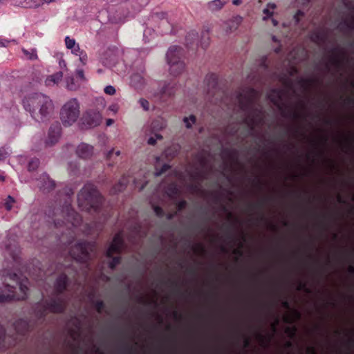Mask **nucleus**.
<instances>
[{
    "label": "nucleus",
    "mask_w": 354,
    "mask_h": 354,
    "mask_svg": "<svg viewBox=\"0 0 354 354\" xmlns=\"http://www.w3.org/2000/svg\"><path fill=\"white\" fill-rule=\"evenodd\" d=\"M114 154L115 155L116 157H118L120 155V151H115L114 149H113L110 150L106 156V160L109 162V166L113 165L115 162L114 160H111V158Z\"/></svg>",
    "instance_id": "a19ab883"
},
{
    "label": "nucleus",
    "mask_w": 354,
    "mask_h": 354,
    "mask_svg": "<svg viewBox=\"0 0 354 354\" xmlns=\"http://www.w3.org/2000/svg\"><path fill=\"white\" fill-rule=\"evenodd\" d=\"M95 250V245L93 242L82 241L72 246L69 250V256L72 259V263L69 268L73 270L72 277L77 281L80 271L75 264H81L84 268L88 269L89 261L91 259V253Z\"/></svg>",
    "instance_id": "20e7f679"
},
{
    "label": "nucleus",
    "mask_w": 354,
    "mask_h": 354,
    "mask_svg": "<svg viewBox=\"0 0 354 354\" xmlns=\"http://www.w3.org/2000/svg\"><path fill=\"white\" fill-rule=\"evenodd\" d=\"M183 122L185 124L186 128L191 129L192 125L196 123V118L194 115H190L189 117H185Z\"/></svg>",
    "instance_id": "4c0bfd02"
},
{
    "label": "nucleus",
    "mask_w": 354,
    "mask_h": 354,
    "mask_svg": "<svg viewBox=\"0 0 354 354\" xmlns=\"http://www.w3.org/2000/svg\"><path fill=\"white\" fill-rule=\"evenodd\" d=\"M319 82L318 79L315 78H300L298 80L299 84L303 88H307Z\"/></svg>",
    "instance_id": "c756f323"
},
{
    "label": "nucleus",
    "mask_w": 354,
    "mask_h": 354,
    "mask_svg": "<svg viewBox=\"0 0 354 354\" xmlns=\"http://www.w3.org/2000/svg\"><path fill=\"white\" fill-rule=\"evenodd\" d=\"M167 282L176 290L179 291V286L176 281L169 279Z\"/></svg>",
    "instance_id": "0e129e2a"
},
{
    "label": "nucleus",
    "mask_w": 354,
    "mask_h": 354,
    "mask_svg": "<svg viewBox=\"0 0 354 354\" xmlns=\"http://www.w3.org/2000/svg\"><path fill=\"white\" fill-rule=\"evenodd\" d=\"M124 245V241L122 233L118 232L115 234L111 243L106 252V257L110 259L109 267L111 269L113 270L118 265L120 264L122 261L120 254L122 252Z\"/></svg>",
    "instance_id": "1a4fd4ad"
},
{
    "label": "nucleus",
    "mask_w": 354,
    "mask_h": 354,
    "mask_svg": "<svg viewBox=\"0 0 354 354\" xmlns=\"http://www.w3.org/2000/svg\"><path fill=\"white\" fill-rule=\"evenodd\" d=\"M129 183V176L123 175L119 182L115 184L110 190L111 194H117L127 187V184Z\"/></svg>",
    "instance_id": "412c9836"
},
{
    "label": "nucleus",
    "mask_w": 354,
    "mask_h": 354,
    "mask_svg": "<svg viewBox=\"0 0 354 354\" xmlns=\"http://www.w3.org/2000/svg\"><path fill=\"white\" fill-rule=\"evenodd\" d=\"M209 44V30H203L201 36V46L203 49L207 48Z\"/></svg>",
    "instance_id": "473e14b6"
},
{
    "label": "nucleus",
    "mask_w": 354,
    "mask_h": 354,
    "mask_svg": "<svg viewBox=\"0 0 354 354\" xmlns=\"http://www.w3.org/2000/svg\"><path fill=\"white\" fill-rule=\"evenodd\" d=\"M166 17H167V13L165 12H156L151 15V17L153 20L164 19L166 18Z\"/></svg>",
    "instance_id": "5fc2aeb1"
},
{
    "label": "nucleus",
    "mask_w": 354,
    "mask_h": 354,
    "mask_svg": "<svg viewBox=\"0 0 354 354\" xmlns=\"http://www.w3.org/2000/svg\"><path fill=\"white\" fill-rule=\"evenodd\" d=\"M69 278L65 273L59 274L55 281V295H61L67 288Z\"/></svg>",
    "instance_id": "dca6fc26"
},
{
    "label": "nucleus",
    "mask_w": 354,
    "mask_h": 354,
    "mask_svg": "<svg viewBox=\"0 0 354 354\" xmlns=\"http://www.w3.org/2000/svg\"><path fill=\"white\" fill-rule=\"evenodd\" d=\"M271 199L272 198L270 197H266V198H264L262 201H261L257 203H250L249 205V208L250 209H253L254 208L262 209L265 203L270 201Z\"/></svg>",
    "instance_id": "ea45409f"
},
{
    "label": "nucleus",
    "mask_w": 354,
    "mask_h": 354,
    "mask_svg": "<svg viewBox=\"0 0 354 354\" xmlns=\"http://www.w3.org/2000/svg\"><path fill=\"white\" fill-rule=\"evenodd\" d=\"M330 53H332L330 57V63L338 68H342L346 58L344 51L338 47H335L331 49Z\"/></svg>",
    "instance_id": "2eb2a0df"
},
{
    "label": "nucleus",
    "mask_w": 354,
    "mask_h": 354,
    "mask_svg": "<svg viewBox=\"0 0 354 354\" xmlns=\"http://www.w3.org/2000/svg\"><path fill=\"white\" fill-rule=\"evenodd\" d=\"M306 353L308 354H317V349L315 346H308L306 348Z\"/></svg>",
    "instance_id": "774afa93"
},
{
    "label": "nucleus",
    "mask_w": 354,
    "mask_h": 354,
    "mask_svg": "<svg viewBox=\"0 0 354 354\" xmlns=\"http://www.w3.org/2000/svg\"><path fill=\"white\" fill-rule=\"evenodd\" d=\"M24 55H26L29 59L34 60L37 59V51L35 49H31L30 51L23 49Z\"/></svg>",
    "instance_id": "c03bdc74"
},
{
    "label": "nucleus",
    "mask_w": 354,
    "mask_h": 354,
    "mask_svg": "<svg viewBox=\"0 0 354 354\" xmlns=\"http://www.w3.org/2000/svg\"><path fill=\"white\" fill-rule=\"evenodd\" d=\"M66 82L67 88L71 91H75L79 86L72 76L66 77Z\"/></svg>",
    "instance_id": "e433bc0d"
},
{
    "label": "nucleus",
    "mask_w": 354,
    "mask_h": 354,
    "mask_svg": "<svg viewBox=\"0 0 354 354\" xmlns=\"http://www.w3.org/2000/svg\"><path fill=\"white\" fill-rule=\"evenodd\" d=\"M4 336H5V329L3 327V326L1 324H0V348H1L3 346V343Z\"/></svg>",
    "instance_id": "e2e57ef3"
},
{
    "label": "nucleus",
    "mask_w": 354,
    "mask_h": 354,
    "mask_svg": "<svg viewBox=\"0 0 354 354\" xmlns=\"http://www.w3.org/2000/svg\"><path fill=\"white\" fill-rule=\"evenodd\" d=\"M130 82L136 88L141 87L145 82L143 76L140 73H133L131 76Z\"/></svg>",
    "instance_id": "a878e982"
},
{
    "label": "nucleus",
    "mask_w": 354,
    "mask_h": 354,
    "mask_svg": "<svg viewBox=\"0 0 354 354\" xmlns=\"http://www.w3.org/2000/svg\"><path fill=\"white\" fill-rule=\"evenodd\" d=\"M80 103L76 98L67 101L61 108L60 120L65 127L73 124L80 115Z\"/></svg>",
    "instance_id": "9d476101"
},
{
    "label": "nucleus",
    "mask_w": 354,
    "mask_h": 354,
    "mask_svg": "<svg viewBox=\"0 0 354 354\" xmlns=\"http://www.w3.org/2000/svg\"><path fill=\"white\" fill-rule=\"evenodd\" d=\"M298 290H304L305 292L310 293V290L307 288L306 283L305 282L300 281L297 286Z\"/></svg>",
    "instance_id": "bf43d9fd"
},
{
    "label": "nucleus",
    "mask_w": 354,
    "mask_h": 354,
    "mask_svg": "<svg viewBox=\"0 0 354 354\" xmlns=\"http://www.w3.org/2000/svg\"><path fill=\"white\" fill-rule=\"evenodd\" d=\"M170 169V165L168 164H164L160 169H156V175L157 176H161L164 173H165L167 171H168Z\"/></svg>",
    "instance_id": "8fccbe9b"
},
{
    "label": "nucleus",
    "mask_w": 354,
    "mask_h": 354,
    "mask_svg": "<svg viewBox=\"0 0 354 354\" xmlns=\"http://www.w3.org/2000/svg\"><path fill=\"white\" fill-rule=\"evenodd\" d=\"M344 102L346 105H354V97H348L344 100Z\"/></svg>",
    "instance_id": "338daca9"
},
{
    "label": "nucleus",
    "mask_w": 354,
    "mask_h": 354,
    "mask_svg": "<svg viewBox=\"0 0 354 354\" xmlns=\"http://www.w3.org/2000/svg\"><path fill=\"white\" fill-rule=\"evenodd\" d=\"M187 203L185 200H182L176 203V208L178 212L182 211L187 207Z\"/></svg>",
    "instance_id": "13d9d810"
},
{
    "label": "nucleus",
    "mask_w": 354,
    "mask_h": 354,
    "mask_svg": "<svg viewBox=\"0 0 354 354\" xmlns=\"http://www.w3.org/2000/svg\"><path fill=\"white\" fill-rule=\"evenodd\" d=\"M175 92L176 84L171 83L165 84L160 90V97L162 99L165 97H171L174 95Z\"/></svg>",
    "instance_id": "5701e85b"
},
{
    "label": "nucleus",
    "mask_w": 354,
    "mask_h": 354,
    "mask_svg": "<svg viewBox=\"0 0 354 354\" xmlns=\"http://www.w3.org/2000/svg\"><path fill=\"white\" fill-rule=\"evenodd\" d=\"M76 153L82 159H88L93 155V147L86 143H81L77 147Z\"/></svg>",
    "instance_id": "6ab92c4d"
},
{
    "label": "nucleus",
    "mask_w": 354,
    "mask_h": 354,
    "mask_svg": "<svg viewBox=\"0 0 354 354\" xmlns=\"http://www.w3.org/2000/svg\"><path fill=\"white\" fill-rule=\"evenodd\" d=\"M186 46L188 48H193L194 46H197L198 44V35L196 30L189 31L185 37Z\"/></svg>",
    "instance_id": "4be33fe9"
},
{
    "label": "nucleus",
    "mask_w": 354,
    "mask_h": 354,
    "mask_svg": "<svg viewBox=\"0 0 354 354\" xmlns=\"http://www.w3.org/2000/svg\"><path fill=\"white\" fill-rule=\"evenodd\" d=\"M63 77L62 72H57L55 74H53L48 76L46 80V84L47 86H52L54 84H57L61 81Z\"/></svg>",
    "instance_id": "c85d7f7f"
},
{
    "label": "nucleus",
    "mask_w": 354,
    "mask_h": 354,
    "mask_svg": "<svg viewBox=\"0 0 354 354\" xmlns=\"http://www.w3.org/2000/svg\"><path fill=\"white\" fill-rule=\"evenodd\" d=\"M15 203V200L13 197H12L11 196H8L4 201V203H3V205L5 207V208L8 210V211H10L12 207V205L13 204Z\"/></svg>",
    "instance_id": "37998d69"
},
{
    "label": "nucleus",
    "mask_w": 354,
    "mask_h": 354,
    "mask_svg": "<svg viewBox=\"0 0 354 354\" xmlns=\"http://www.w3.org/2000/svg\"><path fill=\"white\" fill-rule=\"evenodd\" d=\"M346 145L350 149V151H353L354 149V138H349L346 139Z\"/></svg>",
    "instance_id": "052dcab7"
},
{
    "label": "nucleus",
    "mask_w": 354,
    "mask_h": 354,
    "mask_svg": "<svg viewBox=\"0 0 354 354\" xmlns=\"http://www.w3.org/2000/svg\"><path fill=\"white\" fill-rule=\"evenodd\" d=\"M287 93L288 91L284 88H272L268 93L267 97L280 111L283 117L296 120L305 119L304 114L293 110L283 102L284 96Z\"/></svg>",
    "instance_id": "0eeeda50"
},
{
    "label": "nucleus",
    "mask_w": 354,
    "mask_h": 354,
    "mask_svg": "<svg viewBox=\"0 0 354 354\" xmlns=\"http://www.w3.org/2000/svg\"><path fill=\"white\" fill-rule=\"evenodd\" d=\"M297 329L295 326L287 327L285 330V333L290 337L295 338L296 336Z\"/></svg>",
    "instance_id": "49530a36"
},
{
    "label": "nucleus",
    "mask_w": 354,
    "mask_h": 354,
    "mask_svg": "<svg viewBox=\"0 0 354 354\" xmlns=\"http://www.w3.org/2000/svg\"><path fill=\"white\" fill-rule=\"evenodd\" d=\"M205 84L208 99L212 103L219 105L227 103V93L218 86V76L216 74L207 75Z\"/></svg>",
    "instance_id": "6e6552de"
},
{
    "label": "nucleus",
    "mask_w": 354,
    "mask_h": 354,
    "mask_svg": "<svg viewBox=\"0 0 354 354\" xmlns=\"http://www.w3.org/2000/svg\"><path fill=\"white\" fill-rule=\"evenodd\" d=\"M257 337L260 340V342L262 343V344L267 345L270 342L272 337L269 336L268 337H266L263 336L262 334L259 333L257 335Z\"/></svg>",
    "instance_id": "6e6d98bb"
},
{
    "label": "nucleus",
    "mask_w": 354,
    "mask_h": 354,
    "mask_svg": "<svg viewBox=\"0 0 354 354\" xmlns=\"http://www.w3.org/2000/svg\"><path fill=\"white\" fill-rule=\"evenodd\" d=\"M65 44L66 48L71 50L77 45L75 40L74 39H71L68 36L65 38Z\"/></svg>",
    "instance_id": "a18cd8bd"
},
{
    "label": "nucleus",
    "mask_w": 354,
    "mask_h": 354,
    "mask_svg": "<svg viewBox=\"0 0 354 354\" xmlns=\"http://www.w3.org/2000/svg\"><path fill=\"white\" fill-rule=\"evenodd\" d=\"M153 209L154 213L158 217L162 218L165 215V212L161 207L158 205H153Z\"/></svg>",
    "instance_id": "09e8293b"
},
{
    "label": "nucleus",
    "mask_w": 354,
    "mask_h": 354,
    "mask_svg": "<svg viewBox=\"0 0 354 354\" xmlns=\"http://www.w3.org/2000/svg\"><path fill=\"white\" fill-rule=\"evenodd\" d=\"M82 120V124L88 127H96L101 122L102 115L97 110H88L84 113Z\"/></svg>",
    "instance_id": "ddd939ff"
},
{
    "label": "nucleus",
    "mask_w": 354,
    "mask_h": 354,
    "mask_svg": "<svg viewBox=\"0 0 354 354\" xmlns=\"http://www.w3.org/2000/svg\"><path fill=\"white\" fill-rule=\"evenodd\" d=\"M338 27L343 32H351L354 30V24L348 18L344 19Z\"/></svg>",
    "instance_id": "bb28decb"
},
{
    "label": "nucleus",
    "mask_w": 354,
    "mask_h": 354,
    "mask_svg": "<svg viewBox=\"0 0 354 354\" xmlns=\"http://www.w3.org/2000/svg\"><path fill=\"white\" fill-rule=\"evenodd\" d=\"M14 328L19 335H25L30 330V325L25 319H19L14 323Z\"/></svg>",
    "instance_id": "aec40b11"
},
{
    "label": "nucleus",
    "mask_w": 354,
    "mask_h": 354,
    "mask_svg": "<svg viewBox=\"0 0 354 354\" xmlns=\"http://www.w3.org/2000/svg\"><path fill=\"white\" fill-rule=\"evenodd\" d=\"M37 185L44 192H49L55 187V183L47 174L44 173L39 177Z\"/></svg>",
    "instance_id": "a211bd4d"
},
{
    "label": "nucleus",
    "mask_w": 354,
    "mask_h": 354,
    "mask_svg": "<svg viewBox=\"0 0 354 354\" xmlns=\"http://www.w3.org/2000/svg\"><path fill=\"white\" fill-rule=\"evenodd\" d=\"M122 350L123 352L129 353V354H134L136 353V348L133 347V346H129V345H125V346H124Z\"/></svg>",
    "instance_id": "4d7b16f0"
},
{
    "label": "nucleus",
    "mask_w": 354,
    "mask_h": 354,
    "mask_svg": "<svg viewBox=\"0 0 354 354\" xmlns=\"http://www.w3.org/2000/svg\"><path fill=\"white\" fill-rule=\"evenodd\" d=\"M71 52L73 54L79 56V59L83 65L86 64L88 59L87 54L80 48L78 44L71 49Z\"/></svg>",
    "instance_id": "393cba45"
},
{
    "label": "nucleus",
    "mask_w": 354,
    "mask_h": 354,
    "mask_svg": "<svg viewBox=\"0 0 354 354\" xmlns=\"http://www.w3.org/2000/svg\"><path fill=\"white\" fill-rule=\"evenodd\" d=\"M259 98V93L253 88H246L236 93V100L239 109L247 114L243 122L248 126L251 131H254L263 121L262 109L255 107V102Z\"/></svg>",
    "instance_id": "f03ea898"
},
{
    "label": "nucleus",
    "mask_w": 354,
    "mask_h": 354,
    "mask_svg": "<svg viewBox=\"0 0 354 354\" xmlns=\"http://www.w3.org/2000/svg\"><path fill=\"white\" fill-rule=\"evenodd\" d=\"M39 165V160L38 158H32L28 165V171H35Z\"/></svg>",
    "instance_id": "79ce46f5"
},
{
    "label": "nucleus",
    "mask_w": 354,
    "mask_h": 354,
    "mask_svg": "<svg viewBox=\"0 0 354 354\" xmlns=\"http://www.w3.org/2000/svg\"><path fill=\"white\" fill-rule=\"evenodd\" d=\"M344 345L348 351L353 349L354 348V337H349Z\"/></svg>",
    "instance_id": "3c124183"
},
{
    "label": "nucleus",
    "mask_w": 354,
    "mask_h": 354,
    "mask_svg": "<svg viewBox=\"0 0 354 354\" xmlns=\"http://www.w3.org/2000/svg\"><path fill=\"white\" fill-rule=\"evenodd\" d=\"M162 138L160 134L155 133L154 136H151L148 139L147 143L150 145H155L157 140H162Z\"/></svg>",
    "instance_id": "de8ad7c7"
},
{
    "label": "nucleus",
    "mask_w": 354,
    "mask_h": 354,
    "mask_svg": "<svg viewBox=\"0 0 354 354\" xmlns=\"http://www.w3.org/2000/svg\"><path fill=\"white\" fill-rule=\"evenodd\" d=\"M56 227L70 224L72 227H77L82 221L81 216L72 207L68 201H65L62 209H54L52 215Z\"/></svg>",
    "instance_id": "423d86ee"
},
{
    "label": "nucleus",
    "mask_w": 354,
    "mask_h": 354,
    "mask_svg": "<svg viewBox=\"0 0 354 354\" xmlns=\"http://www.w3.org/2000/svg\"><path fill=\"white\" fill-rule=\"evenodd\" d=\"M102 201V196L97 187L91 183L86 184L77 195L79 206L87 212L91 210L95 212H99Z\"/></svg>",
    "instance_id": "39448f33"
},
{
    "label": "nucleus",
    "mask_w": 354,
    "mask_h": 354,
    "mask_svg": "<svg viewBox=\"0 0 354 354\" xmlns=\"http://www.w3.org/2000/svg\"><path fill=\"white\" fill-rule=\"evenodd\" d=\"M228 156L232 160H237L238 153L236 150L228 151Z\"/></svg>",
    "instance_id": "69168bd1"
},
{
    "label": "nucleus",
    "mask_w": 354,
    "mask_h": 354,
    "mask_svg": "<svg viewBox=\"0 0 354 354\" xmlns=\"http://www.w3.org/2000/svg\"><path fill=\"white\" fill-rule=\"evenodd\" d=\"M309 37L313 43L321 45L326 42L328 35L325 29L317 28L310 33Z\"/></svg>",
    "instance_id": "f3484780"
},
{
    "label": "nucleus",
    "mask_w": 354,
    "mask_h": 354,
    "mask_svg": "<svg viewBox=\"0 0 354 354\" xmlns=\"http://www.w3.org/2000/svg\"><path fill=\"white\" fill-rule=\"evenodd\" d=\"M10 239V238H9L8 241L6 243V250L10 252V254L12 259H15L19 252V244L15 239L12 240L13 243H11Z\"/></svg>",
    "instance_id": "b1692460"
},
{
    "label": "nucleus",
    "mask_w": 354,
    "mask_h": 354,
    "mask_svg": "<svg viewBox=\"0 0 354 354\" xmlns=\"http://www.w3.org/2000/svg\"><path fill=\"white\" fill-rule=\"evenodd\" d=\"M229 0H213L209 3V8L212 10H221Z\"/></svg>",
    "instance_id": "7c9ffc66"
},
{
    "label": "nucleus",
    "mask_w": 354,
    "mask_h": 354,
    "mask_svg": "<svg viewBox=\"0 0 354 354\" xmlns=\"http://www.w3.org/2000/svg\"><path fill=\"white\" fill-rule=\"evenodd\" d=\"M61 126L59 123L52 124L48 130V138L46 140V145L52 146L57 143L61 136Z\"/></svg>",
    "instance_id": "4468645a"
},
{
    "label": "nucleus",
    "mask_w": 354,
    "mask_h": 354,
    "mask_svg": "<svg viewBox=\"0 0 354 354\" xmlns=\"http://www.w3.org/2000/svg\"><path fill=\"white\" fill-rule=\"evenodd\" d=\"M304 13L301 10H297L295 15L293 16V19L295 21V25L297 26L300 21L301 17H304Z\"/></svg>",
    "instance_id": "864d4df0"
},
{
    "label": "nucleus",
    "mask_w": 354,
    "mask_h": 354,
    "mask_svg": "<svg viewBox=\"0 0 354 354\" xmlns=\"http://www.w3.org/2000/svg\"><path fill=\"white\" fill-rule=\"evenodd\" d=\"M22 103L25 110L39 122L49 120L54 109L50 97L41 93H34L24 97Z\"/></svg>",
    "instance_id": "7ed1b4c3"
},
{
    "label": "nucleus",
    "mask_w": 354,
    "mask_h": 354,
    "mask_svg": "<svg viewBox=\"0 0 354 354\" xmlns=\"http://www.w3.org/2000/svg\"><path fill=\"white\" fill-rule=\"evenodd\" d=\"M151 127L153 131H160L166 127V123L162 118H159L154 120Z\"/></svg>",
    "instance_id": "c9c22d12"
},
{
    "label": "nucleus",
    "mask_w": 354,
    "mask_h": 354,
    "mask_svg": "<svg viewBox=\"0 0 354 354\" xmlns=\"http://www.w3.org/2000/svg\"><path fill=\"white\" fill-rule=\"evenodd\" d=\"M276 5L273 3H269L267 5V8L263 9V12L265 16L263 17V20H267L268 18L271 17L273 15L274 10L276 8Z\"/></svg>",
    "instance_id": "f704fd0d"
},
{
    "label": "nucleus",
    "mask_w": 354,
    "mask_h": 354,
    "mask_svg": "<svg viewBox=\"0 0 354 354\" xmlns=\"http://www.w3.org/2000/svg\"><path fill=\"white\" fill-rule=\"evenodd\" d=\"M104 93L106 94H108V95H113L115 93V88L109 85V86H106L105 88H104Z\"/></svg>",
    "instance_id": "680f3d73"
},
{
    "label": "nucleus",
    "mask_w": 354,
    "mask_h": 354,
    "mask_svg": "<svg viewBox=\"0 0 354 354\" xmlns=\"http://www.w3.org/2000/svg\"><path fill=\"white\" fill-rule=\"evenodd\" d=\"M279 80L286 88H288V89L292 88V87H293L292 80L291 79H290L289 77H288L286 75H282L280 77Z\"/></svg>",
    "instance_id": "58836bf2"
},
{
    "label": "nucleus",
    "mask_w": 354,
    "mask_h": 354,
    "mask_svg": "<svg viewBox=\"0 0 354 354\" xmlns=\"http://www.w3.org/2000/svg\"><path fill=\"white\" fill-rule=\"evenodd\" d=\"M94 296V292H91L89 294V297L92 299V304L94 305L97 312L99 313H102L105 307V304L104 301L102 300H93V299Z\"/></svg>",
    "instance_id": "72a5a7b5"
},
{
    "label": "nucleus",
    "mask_w": 354,
    "mask_h": 354,
    "mask_svg": "<svg viewBox=\"0 0 354 354\" xmlns=\"http://www.w3.org/2000/svg\"><path fill=\"white\" fill-rule=\"evenodd\" d=\"M38 306L39 308L36 310V315L39 319H44L49 310L44 302L42 304L38 303Z\"/></svg>",
    "instance_id": "2f4dec72"
},
{
    "label": "nucleus",
    "mask_w": 354,
    "mask_h": 354,
    "mask_svg": "<svg viewBox=\"0 0 354 354\" xmlns=\"http://www.w3.org/2000/svg\"><path fill=\"white\" fill-rule=\"evenodd\" d=\"M138 103L145 111H148L149 109V102L146 99L140 98L138 100Z\"/></svg>",
    "instance_id": "603ef678"
},
{
    "label": "nucleus",
    "mask_w": 354,
    "mask_h": 354,
    "mask_svg": "<svg viewBox=\"0 0 354 354\" xmlns=\"http://www.w3.org/2000/svg\"><path fill=\"white\" fill-rule=\"evenodd\" d=\"M28 280L8 270L0 272V304L12 300H25L28 297Z\"/></svg>",
    "instance_id": "f257e3e1"
},
{
    "label": "nucleus",
    "mask_w": 354,
    "mask_h": 354,
    "mask_svg": "<svg viewBox=\"0 0 354 354\" xmlns=\"http://www.w3.org/2000/svg\"><path fill=\"white\" fill-rule=\"evenodd\" d=\"M55 295V297L44 301L48 310L53 313H63L66 308V302L64 299Z\"/></svg>",
    "instance_id": "f8f14e48"
},
{
    "label": "nucleus",
    "mask_w": 354,
    "mask_h": 354,
    "mask_svg": "<svg viewBox=\"0 0 354 354\" xmlns=\"http://www.w3.org/2000/svg\"><path fill=\"white\" fill-rule=\"evenodd\" d=\"M183 48L180 46H171L167 53V60L169 65V72L173 76L179 75L185 69V63L181 60Z\"/></svg>",
    "instance_id": "9b49d317"
},
{
    "label": "nucleus",
    "mask_w": 354,
    "mask_h": 354,
    "mask_svg": "<svg viewBox=\"0 0 354 354\" xmlns=\"http://www.w3.org/2000/svg\"><path fill=\"white\" fill-rule=\"evenodd\" d=\"M166 194L171 199H176L179 196L180 191L177 185L173 183L167 186Z\"/></svg>",
    "instance_id": "cd10ccee"
}]
</instances>
